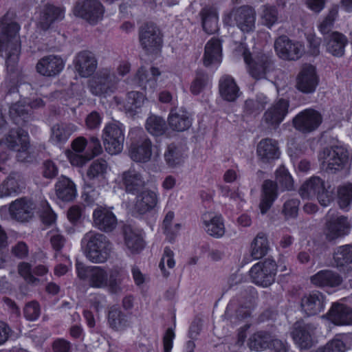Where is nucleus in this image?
<instances>
[{
    "label": "nucleus",
    "instance_id": "64",
    "mask_svg": "<svg viewBox=\"0 0 352 352\" xmlns=\"http://www.w3.org/2000/svg\"><path fill=\"white\" fill-rule=\"evenodd\" d=\"M25 318L30 321H34L41 314V309L38 303L36 301L28 302L23 310Z\"/></svg>",
    "mask_w": 352,
    "mask_h": 352
},
{
    "label": "nucleus",
    "instance_id": "55",
    "mask_svg": "<svg viewBox=\"0 0 352 352\" xmlns=\"http://www.w3.org/2000/svg\"><path fill=\"white\" fill-rule=\"evenodd\" d=\"M125 244L131 252H138L144 248L142 238L131 230L125 232Z\"/></svg>",
    "mask_w": 352,
    "mask_h": 352
},
{
    "label": "nucleus",
    "instance_id": "48",
    "mask_svg": "<svg viewBox=\"0 0 352 352\" xmlns=\"http://www.w3.org/2000/svg\"><path fill=\"white\" fill-rule=\"evenodd\" d=\"M270 249L267 236L263 233H258L252 243L251 255L255 259L265 256Z\"/></svg>",
    "mask_w": 352,
    "mask_h": 352
},
{
    "label": "nucleus",
    "instance_id": "31",
    "mask_svg": "<svg viewBox=\"0 0 352 352\" xmlns=\"http://www.w3.org/2000/svg\"><path fill=\"white\" fill-rule=\"evenodd\" d=\"M109 327L117 331H122L131 327L132 322L130 316L125 314L120 308L111 307L107 315Z\"/></svg>",
    "mask_w": 352,
    "mask_h": 352
},
{
    "label": "nucleus",
    "instance_id": "44",
    "mask_svg": "<svg viewBox=\"0 0 352 352\" xmlns=\"http://www.w3.org/2000/svg\"><path fill=\"white\" fill-rule=\"evenodd\" d=\"M164 155L166 164L170 168L180 166L185 159L184 148L175 144L168 145Z\"/></svg>",
    "mask_w": 352,
    "mask_h": 352
},
{
    "label": "nucleus",
    "instance_id": "10",
    "mask_svg": "<svg viewBox=\"0 0 352 352\" xmlns=\"http://www.w3.org/2000/svg\"><path fill=\"white\" fill-rule=\"evenodd\" d=\"M276 264L274 261L266 259L254 265L250 270L252 281L263 287L271 285L275 280Z\"/></svg>",
    "mask_w": 352,
    "mask_h": 352
},
{
    "label": "nucleus",
    "instance_id": "4",
    "mask_svg": "<svg viewBox=\"0 0 352 352\" xmlns=\"http://www.w3.org/2000/svg\"><path fill=\"white\" fill-rule=\"evenodd\" d=\"M120 78L109 68H102L89 80V87L95 96L111 95L118 89Z\"/></svg>",
    "mask_w": 352,
    "mask_h": 352
},
{
    "label": "nucleus",
    "instance_id": "42",
    "mask_svg": "<svg viewBox=\"0 0 352 352\" xmlns=\"http://www.w3.org/2000/svg\"><path fill=\"white\" fill-rule=\"evenodd\" d=\"M76 129V126L72 123H57L51 129L50 140L54 143L64 142Z\"/></svg>",
    "mask_w": 352,
    "mask_h": 352
},
{
    "label": "nucleus",
    "instance_id": "7",
    "mask_svg": "<svg viewBox=\"0 0 352 352\" xmlns=\"http://www.w3.org/2000/svg\"><path fill=\"white\" fill-rule=\"evenodd\" d=\"M73 13L89 24L96 25L102 19L104 8L99 0H77Z\"/></svg>",
    "mask_w": 352,
    "mask_h": 352
},
{
    "label": "nucleus",
    "instance_id": "12",
    "mask_svg": "<svg viewBox=\"0 0 352 352\" xmlns=\"http://www.w3.org/2000/svg\"><path fill=\"white\" fill-rule=\"evenodd\" d=\"M322 121V115L312 109H307L297 114L293 119V124L296 129L302 133H311L320 125Z\"/></svg>",
    "mask_w": 352,
    "mask_h": 352
},
{
    "label": "nucleus",
    "instance_id": "5",
    "mask_svg": "<svg viewBox=\"0 0 352 352\" xmlns=\"http://www.w3.org/2000/svg\"><path fill=\"white\" fill-rule=\"evenodd\" d=\"M131 144L129 148L131 158L137 162H147L152 155V142L141 129H133L130 132Z\"/></svg>",
    "mask_w": 352,
    "mask_h": 352
},
{
    "label": "nucleus",
    "instance_id": "35",
    "mask_svg": "<svg viewBox=\"0 0 352 352\" xmlns=\"http://www.w3.org/2000/svg\"><path fill=\"white\" fill-rule=\"evenodd\" d=\"M328 316L336 325L352 324V309L342 304H333L328 313Z\"/></svg>",
    "mask_w": 352,
    "mask_h": 352
},
{
    "label": "nucleus",
    "instance_id": "57",
    "mask_svg": "<svg viewBox=\"0 0 352 352\" xmlns=\"http://www.w3.org/2000/svg\"><path fill=\"white\" fill-rule=\"evenodd\" d=\"M261 19L263 24L267 28H272L278 19V10L275 6L265 5L262 8Z\"/></svg>",
    "mask_w": 352,
    "mask_h": 352
},
{
    "label": "nucleus",
    "instance_id": "36",
    "mask_svg": "<svg viewBox=\"0 0 352 352\" xmlns=\"http://www.w3.org/2000/svg\"><path fill=\"white\" fill-rule=\"evenodd\" d=\"M277 196V184L271 180H265L262 185L261 199L259 204V208L263 214L270 210Z\"/></svg>",
    "mask_w": 352,
    "mask_h": 352
},
{
    "label": "nucleus",
    "instance_id": "61",
    "mask_svg": "<svg viewBox=\"0 0 352 352\" xmlns=\"http://www.w3.org/2000/svg\"><path fill=\"white\" fill-rule=\"evenodd\" d=\"M209 80V78L206 74L203 72L198 71L196 74L195 80L190 86V91L194 95H198L206 87Z\"/></svg>",
    "mask_w": 352,
    "mask_h": 352
},
{
    "label": "nucleus",
    "instance_id": "21",
    "mask_svg": "<svg viewBox=\"0 0 352 352\" xmlns=\"http://www.w3.org/2000/svg\"><path fill=\"white\" fill-rule=\"evenodd\" d=\"M289 102L280 99L274 103L264 113L263 120L269 126L276 129L288 113Z\"/></svg>",
    "mask_w": 352,
    "mask_h": 352
},
{
    "label": "nucleus",
    "instance_id": "14",
    "mask_svg": "<svg viewBox=\"0 0 352 352\" xmlns=\"http://www.w3.org/2000/svg\"><path fill=\"white\" fill-rule=\"evenodd\" d=\"M243 56L248 65L250 74L256 80L264 78L272 68V60L265 54L258 55L252 58L250 53L244 50Z\"/></svg>",
    "mask_w": 352,
    "mask_h": 352
},
{
    "label": "nucleus",
    "instance_id": "1",
    "mask_svg": "<svg viewBox=\"0 0 352 352\" xmlns=\"http://www.w3.org/2000/svg\"><path fill=\"white\" fill-rule=\"evenodd\" d=\"M85 257L93 263H103L109 258L112 245L107 237L96 231H89L81 239Z\"/></svg>",
    "mask_w": 352,
    "mask_h": 352
},
{
    "label": "nucleus",
    "instance_id": "9",
    "mask_svg": "<svg viewBox=\"0 0 352 352\" xmlns=\"http://www.w3.org/2000/svg\"><path fill=\"white\" fill-rule=\"evenodd\" d=\"M102 139L107 153L111 155L120 153L124 142L122 124L118 122L107 124L103 129Z\"/></svg>",
    "mask_w": 352,
    "mask_h": 352
},
{
    "label": "nucleus",
    "instance_id": "28",
    "mask_svg": "<svg viewBox=\"0 0 352 352\" xmlns=\"http://www.w3.org/2000/svg\"><path fill=\"white\" fill-rule=\"evenodd\" d=\"M157 204V194L151 190L147 189L137 194L134 208L138 213L145 214L153 210Z\"/></svg>",
    "mask_w": 352,
    "mask_h": 352
},
{
    "label": "nucleus",
    "instance_id": "49",
    "mask_svg": "<svg viewBox=\"0 0 352 352\" xmlns=\"http://www.w3.org/2000/svg\"><path fill=\"white\" fill-rule=\"evenodd\" d=\"M268 103V100L263 94H259L255 100L248 99L245 100L243 111L248 115L259 113Z\"/></svg>",
    "mask_w": 352,
    "mask_h": 352
},
{
    "label": "nucleus",
    "instance_id": "23",
    "mask_svg": "<svg viewBox=\"0 0 352 352\" xmlns=\"http://www.w3.org/2000/svg\"><path fill=\"white\" fill-rule=\"evenodd\" d=\"M109 169L108 163L102 160H94L88 167L86 173V186L91 188L95 185H99L106 179Z\"/></svg>",
    "mask_w": 352,
    "mask_h": 352
},
{
    "label": "nucleus",
    "instance_id": "50",
    "mask_svg": "<svg viewBox=\"0 0 352 352\" xmlns=\"http://www.w3.org/2000/svg\"><path fill=\"white\" fill-rule=\"evenodd\" d=\"M175 217V214L172 211H168L162 223V228L164 230V234L166 235L168 241L172 242L175 237L177 235L181 228L180 223H174L173 224V221Z\"/></svg>",
    "mask_w": 352,
    "mask_h": 352
},
{
    "label": "nucleus",
    "instance_id": "39",
    "mask_svg": "<svg viewBox=\"0 0 352 352\" xmlns=\"http://www.w3.org/2000/svg\"><path fill=\"white\" fill-rule=\"evenodd\" d=\"M256 153L263 162L277 159L280 153L277 142L270 138H265L259 142Z\"/></svg>",
    "mask_w": 352,
    "mask_h": 352
},
{
    "label": "nucleus",
    "instance_id": "17",
    "mask_svg": "<svg viewBox=\"0 0 352 352\" xmlns=\"http://www.w3.org/2000/svg\"><path fill=\"white\" fill-rule=\"evenodd\" d=\"M65 67V61L57 55L45 56L38 60L36 65V72L45 77L58 76Z\"/></svg>",
    "mask_w": 352,
    "mask_h": 352
},
{
    "label": "nucleus",
    "instance_id": "2",
    "mask_svg": "<svg viewBox=\"0 0 352 352\" xmlns=\"http://www.w3.org/2000/svg\"><path fill=\"white\" fill-rule=\"evenodd\" d=\"M223 21L226 25L236 26L243 32L249 33L255 28L256 11L250 6L236 7L225 14Z\"/></svg>",
    "mask_w": 352,
    "mask_h": 352
},
{
    "label": "nucleus",
    "instance_id": "46",
    "mask_svg": "<svg viewBox=\"0 0 352 352\" xmlns=\"http://www.w3.org/2000/svg\"><path fill=\"white\" fill-rule=\"evenodd\" d=\"M146 98L142 93L135 91H129L126 95L124 108L127 113L134 115L139 112Z\"/></svg>",
    "mask_w": 352,
    "mask_h": 352
},
{
    "label": "nucleus",
    "instance_id": "52",
    "mask_svg": "<svg viewBox=\"0 0 352 352\" xmlns=\"http://www.w3.org/2000/svg\"><path fill=\"white\" fill-rule=\"evenodd\" d=\"M349 338V335H337L326 344L321 352H345L346 342Z\"/></svg>",
    "mask_w": 352,
    "mask_h": 352
},
{
    "label": "nucleus",
    "instance_id": "11",
    "mask_svg": "<svg viewBox=\"0 0 352 352\" xmlns=\"http://www.w3.org/2000/svg\"><path fill=\"white\" fill-rule=\"evenodd\" d=\"M274 48L277 55L285 60H297L304 52V47L300 43L291 40L285 35L276 39Z\"/></svg>",
    "mask_w": 352,
    "mask_h": 352
},
{
    "label": "nucleus",
    "instance_id": "43",
    "mask_svg": "<svg viewBox=\"0 0 352 352\" xmlns=\"http://www.w3.org/2000/svg\"><path fill=\"white\" fill-rule=\"evenodd\" d=\"M23 186V182L18 173L10 174L0 185V197L19 192Z\"/></svg>",
    "mask_w": 352,
    "mask_h": 352
},
{
    "label": "nucleus",
    "instance_id": "62",
    "mask_svg": "<svg viewBox=\"0 0 352 352\" xmlns=\"http://www.w3.org/2000/svg\"><path fill=\"white\" fill-rule=\"evenodd\" d=\"M300 200L298 199H289L286 201L283 207L282 213L285 219H294L297 217Z\"/></svg>",
    "mask_w": 352,
    "mask_h": 352
},
{
    "label": "nucleus",
    "instance_id": "24",
    "mask_svg": "<svg viewBox=\"0 0 352 352\" xmlns=\"http://www.w3.org/2000/svg\"><path fill=\"white\" fill-rule=\"evenodd\" d=\"M201 221L204 230L210 236L220 238L226 232L223 217L212 212H206L201 215Z\"/></svg>",
    "mask_w": 352,
    "mask_h": 352
},
{
    "label": "nucleus",
    "instance_id": "45",
    "mask_svg": "<svg viewBox=\"0 0 352 352\" xmlns=\"http://www.w3.org/2000/svg\"><path fill=\"white\" fill-rule=\"evenodd\" d=\"M204 30L212 34L217 32L218 15L215 9L212 8H204L200 12Z\"/></svg>",
    "mask_w": 352,
    "mask_h": 352
},
{
    "label": "nucleus",
    "instance_id": "47",
    "mask_svg": "<svg viewBox=\"0 0 352 352\" xmlns=\"http://www.w3.org/2000/svg\"><path fill=\"white\" fill-rule=\"evenodd\" d=\"M272 336L267 332L258 331L252 335L248 340V346L251 350L261 351L270 346Z\"/></svg>",
    "mask_w": 352,
    "mask_h": 352
},
{
    "label": "nucleus",
    "instance_id": "53",
    "mask_svg": "<svg viewBox=\"0 0 352 352\" xmlns=\"http://www.w3.org/2000/svg\"><path fill=\"white\" fill-rule=\"evenodd\" d=\"M122 274L118 268L112 269L107 278V287L111 294H118L122 292Z\"/></svg>",
    "mask_w": 352,
    "mask_h": 352
},
{
    "label": "nucleus",
    "instance_id": "30",
    "mask_svg": "<svg viewBox=\"0 0 352 352\" xmlns=\"http://www.w3.org/2000/svg\"><path fill=\"white\" fill-rule=\"evenodd\" d=\"M324 297L319 292L305 294L301 299V308L308 316L316 315L324 309Z\"/></svg>",
    "mask_w": 352,
    "mask_h": 352
},
{
    "label": "nucleus",
    "instance_id": "54",
    "mask_svg": "<svg viewBox=\"0 0 352 352\" xmlns=\"http://www.w3.org/2000/svg\"><path fill=\"white\" fill-rule=\"evenodd\" d=\"M2 28V37L6 39V41L9 43H13L14 45L19 44V36H17L19 31V25L16 22H11L10 23H3Z\"/></svg>",
    "mask_w": 352,
    "mask_h": 352
},
{
    "label": "nucleus",
    "instance_id": "34",
    "mask_svg": "<svg viewBox=\"0 0 352 352\" xmlns=\"http://www.w3.org/2000/svg\"><path fill=\"white\" fill-rule=\"evenodd\" d=\"M206 67L216 66L221 62V44L218 38H212L205 46L203 57Z\"/></svg>",
    "mask_w": 352,
    "mask_h": 352
},
{
    "label": "nucleus",
    "instance_id": "27",
    "mask_svg": "<svg viewBox=\"0 0 352 352\" xmlns=\"http://www.w3.org/2000/svg\"><path fill=\"white\" fill-rule=\"evenodd\" d=\"M121 181L126 192L139 193L146 185L142 175L134 169H129L121 175Z\"/></svg>",
    "mask_w": 352,
    "mask_h": 352
},
{
    "label": "nucleus",
    "instance_id": "25",
    "mask_svg": "<svg viewBox=\"0 0 352 352\" xmlns=\"http://www.w3.org/2000/svg\"><path fill=\"white\" fill-rule=\"evenodd\" d=\"M28 140V133L20 127L10 129L0 140V145L14 151L19 148L25 147Z\"/></svg>",
    "mask_w": 352,
    "mask_h": 352
},
{
    "label": "nucleus",
    "instance_id": "51",
    "mask_svg": "<svg viewBox=\"0 0 352 352\" xmlns=\"http://www.w3.org/2000/svg\"><path fill=\"white\" fill-rule=\"evenodd\" d=\"M145 127L151 135L159 136L164 133L166 125L165 120L162 118L151 115L147 118Z\"/></svg>",
    "mask_w": 352,
    "mask_h": 352
},
{
    "label": "nucleus",
    "instance_id": "33",
    "mask_svg": "<svg viewBox=\"0 0 352 352\" xmlns=\"http://www.w3.org/2000/svg\"><path fill=\"white\" fill-rule=\"evenodd\" d=\"M336 267L343 272L352 271V245L347 244L338 247L333 253Z\"/></svg>",
    "mask_w": 352,
    "mask_h": 352
},
{
    "label": "nucleus",
    "instance_id": "40",
    "mask_svg": "<svg viewBox=\"0 0 352 352\" xmlns=\"http://www.w3.org/2000/svg\"><path fill=\"white\" fill-rule=\"evenodd\" d=\"M55 192L57 198L63 201H71L76 196V186L70 179L62 176L56 183Z\"/></svg>",
    "mask_w": 352,
    "mask_h": 352
},
{
    "label": "nucleus",
    "instance_id": "56",
    "mask_svg": "<svg viewBox=\"0 0 352 352\" xmlns=\"http://www.w3.org/2000/svg\"><path fill=\"white\" fill-rule=\"evenodd\" d=\"M338 195L339 206L346 210L352 201V184L340 186L338 190Z\"/></svg>",
    "mask_w": 352,
    "mask_h": 352
},
{
    "label": "nucleus",
    "instance_id": "37",
    "mask_svg": "<svg viewBox=\"0 0 352 352\" xmlns=\"http://www.w3.org/2000/svg\"><path fill=\"white\" fill-rule=\"evenodd\" d=\"M310 280L312 284L318 287H334L342 282V278L338 274L329 270H320L312 276Z\"/></svg>",
    "mask_w": 352,
    "mask_h": 352
},
{
    "label": "nucleus",
    "instance_id": "60",
    "mask_svg": "<svg viewBox=\"0 0 352 352\" xmlns=\"http://www.w3.org/2000/svg\"><path fill=\"white\" fill-rule=\"evenodd\" d=\"M174 252L170 248L166 247L164 250V253L161 261L159 263V267L160 268L164 277L169 276V272L165 270V263H166L168 268L171 269L175 266Z\"/></svg>",
    "mask_w": 352,
    "mask_h": 352
},
{
    "label": "nucleus",
    "instance_id": "26",
    "mask_svg": "<svg viewBox=\"0 0 352 352\" xmlns=\"http://www.w3.org/2000/svg\"><path fill=\"white\" fill-rule=\"evenodd\" d=\"M9 212L12 219L24 222L33 216V204L25 198H21L10 204Z\"/></svg>",
    "mask_w": 352,
    "mask_h": 352
},
{
    "label": "nucleus",
    "instance_id": "19",
    "mask_svg": "<svg viewBox=\"0 0 352 352\" xmlns=\"http://www.w3.org/2000/svg\"><path fill=\"white\" fill-rule=\"evenodd\" d=\"M316 327L314 324L297 322L294 324L292 336L300 349H309L312 346V336Z\"/></svg>",
    "mask_w": 352,
    "mask_h": 352
},
{
    "label": "nucleus",
    "instance_id": "22",
    "mask_svg": "<svg viewBox=\"0 0 352 352\" xmlns=\"http://www.w3.org/2000/svg\"><path fill=\"white\" fill-rule=\"evenodd\" d=\"M64 16V8L52 4H45L40 10L37 23L38 28L45 31L54 23L61 21Z\"/></svg>",
    "mask_w": 352,
    "mask_h": 352
},
{
    "label": "nucleus",
    "instance_id": "3",
    "mask_svg": "<svg viewBox=\"0 0 352 352\" xmlns=\"http://www.w3.org/2000/svg\"><path fill=\"white\" fill-rule=\"evenodd\" d=\"M299 194L302 199H311L316 197L322 206H329L333 200L329 187H326L324 181L318 176L307 179L301 185Z\"/></svg>",
    "mask_w": 352,
    "mask_h": 352
},
{
    "label": "nucleus",
    "instance_id": "6",
    "mask_svg": "<svg viewBox=\"0 0 352 352\" xmlns=\"http://www.w3.org/2000/svg\"><path fill=\"white\" fill-rule=\"evenodd\" d=\"M323 164L326 166V170L335 173L347 166L351 156L348 149L342 144L333 145L323 151Z\"/></svg>",
    "mask_w": 352,
    "mask_h": 352
},
{
    "label": "nucleus",
    "instance_id": "58",
    "mask_svg": "<svg viewBox=\"0 0 352 352\" xmlns=\"http://www.w3.org/2000/svg\"><path fill=\"white\" fill-rule=\"evenodd\" d=\"M338 13V7H333L330 9L328 14L318 26L320 32L325 36L330 34L333 23Z\"/></svg>",
    "mask_w": 352,
    "mask_h": 352
},
{
    "label": "nucleus",
    "instance_id": "16",
    "mask_svg": "<svg viewBox=\"0 0 352 352\" xmlns=\"http://www.w3.org/2000/svg\"><path fill=\"white\" fill-rule=\"evenodd\" d=\"M351 229V224L348 217L342 215L326 223L324 235L327 241H332L348 235Z\"/></svg>",
    "mask_w": 352,
    "mask_h": 352
},
{
    "label": "nucleus",
    "instance_id": "8",
    "mask_svg": "<svg viewBox=\"0 0 352 352\" xmlns=\"http://www.w3.org/2000/svg\"><path fill=\"white\" fill-rule=\"evenodd\" d=\"M76 272L80 280L87 282V285L95 289L107 287L109 273L100 266H85L82 263H76Z\"/></svg>",
    "mask_w": 352,
    "mask_h": 352
},
{
    "label": "nucleus",
    "instance_id": "13",
    "mask_svg": "<svg viewBox=\"0 0 352 352\" xmlns=\"http://www.w3.org/2000/svg\"><path fill=\"white\" fill-rule=\"evenodd\" d=\"M139 38L142 47L148 52H153L162 46L160 30L152 23H146L140 28Z\"/></svg>",
    "mask_w": 352,
    "mask_h": 352
},
{
    "label": "nucleus",
    "instance_id": "18",
    "mask_svg": "<svg viewBox=\"0 0 352 352\" xmlns=\"http://www.w3.org/2000/svg\"><path fill=\"white\" fill-rule=\"evenodd\" d=\"M316 69L311 65H305L296 78V88L302 93L311 94L318 85Z\"/></svg>",
    "mask_w": 352,
    "mask_h": 352
},
{
    "label": "nucleus",
    "instance_id": "63",
    "mask_svg": "<svg viewBox=\"0 0 352 352\" xmlns=\"http://www.w3.org/2000/svg\"><path fill=\"white\" fill-rule=\"evenodd\" d=\"M31 265L28 263L22 262L18 266L19 274L24 278L26 282L36 285L40 280L33 275Z\"/></svg>",
    "mask_w": 352,
    "mask_h": 352
},
{
    "label": "nucleus",
    "instance_id": "15",
    "mask_svg": "<svg viewBox=\"0 0 352 352\" xmlns=\"http://www.w3.org/2000/svg\"><path fill=\"white\" fill-rule=\"evenodd\" d=\"M92 217L94 226L101 231L111 232L117 226V218L111 208L98 206L94 210Z\"/></svg>",
    "mask_w": 352,
    "mask_h": 352
},
{
    "label": "nucleus",
    "instance_id": "32",
    "mask_svg": "<svg viewBox=\"0 0 352 352\" xmlns=\"http://www.w3.org/2000/svg\"><path fill=\"white\" fill-rule=\"evenodd\" d=\"M219 90L221 97L228 102H234L240 95V89L234 79L229 75H223L219 81Z\"/></svg>",
    "mask_w": 352,
    "mask_h": 352
},
{
    "label": "nucleus",
    "instance_id": "20",
    "mask_svg": "<svg viewBox=\"0 0 352 352\" xmlns=\"http://www.w3.org/2000/svg\"><path fill=\"white\" fill-rule=\"evenodd\" d=\"M74 65L81 77L87 78L96 71L98 62L92 52L85 50L76 54L74 60Z\"/></svg>",
    "mask_w": 352,
    "mask_h": 352
},
{
    "label": "nucleus",
    "instance_id": "29",
    "mask_svg": "<svg viewBox=\"0 0 352 352\" xmlns=\"http://www.w3.org/2000/svg\"><path fill=\"white\" fill-rule=\"evenodd\" d=\"M326 50L333 56L342 57L348 43L347 38L338 32H332L324 38Z\"/></svg>",
    "mask_w": 352,
    "mask_h": 352
},
{
    "label": "nucleus",
    "instance_id": "41",
    "mask_svg": "<svg viewBox=\"0 0 352 352\" xmlns=\"http://www.w3.org/2000/svg\"><path fill=\"white\" fill-rule=\"evenodd\" d=\"M151 74L152 76H149V73L144 67H140L134 77V80L135 83L142 89H148L153 91L157 85L156 78L159 76L161 73L158 68L152 67L151 68Z\"/></svg>",
    "mask_w": 352,
    "mask_h": 352
},
{
    "label": "nucleus",
    "instance_id": "59",
    "mask_svg": "<svg viewBox=\"0 0 352 352\" xmlns=\"http://www.w3.org/2000/svg\"><path fill=\"white\" fill-rule=\"evenodd\" d=\"M276 182L286 190L293 188V179L284 166H280L276 172Z\"/></svg>",
    "mask_w": 352,
    "mask_h": 352
},
{
    "label": "nucleus",
    "instance_id": "38",
    "mask_svg": "<svg viewBox=\"0 0 352 352\" xmlns=\"http://www.w3.org/2000/svg\"><path fill=\"white\" fill-rule=\"evenodd\" d=\"M170 127L177 131H184L191 126L188 113L182 109H173L168 118Z\"/></svg>",
    "mask_w": 352,
    "mask_h": 352
}]
</instances>
